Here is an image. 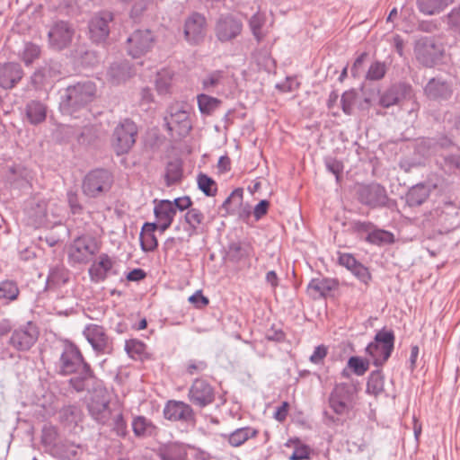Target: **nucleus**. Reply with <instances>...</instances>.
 <instances>
[{"instance_id":"44","label":"nucleus","mask_w":460,"mask_h":460,"mask_svg":"<svg viewBox=\"0 0 460 460\" xmlns=\"http://www.w3.org/2000/svg\"><path fill=\"white\" fill-rule=\"evenodd\" d=\"M51 455L58 460H73L77 456V447L67 443L54 444L51 447Z\"/></svg>"},{"instance_id":"40","label":"nucleus","mask_w":460,"mask_h":460,"mask_svg":"<svg viewBox=\"0 0 460 460\" xmlns=\"http://www.w3.org/2000/svg\"><path fill=\"white\" fill-rule=\"evenodd\" d=\"M68 281V272L63 265L50 267L46 280L48 288H56L65 285Z\"/></svg>"},{"instance_id":"19","label":"nucleus","mask_w":460,"mask_h":460,"mask_svg":"<svg viewBox=\"0 0 460 460\" xmlns=\"http://www.w3.org/2000/svg\"><path fill=\"white\" fill-rule=\"evenodd\" d=\"M243 190L234 189L223 202L221 208L226 215H236L243 221H247L252 215V208L249 204L243 203Z\"/></svg>"},{"instance_id":"17","label":"nucleus","mask_w":460,"mask_h":460,"mask_svg":"<svg viewBox=\"0 0 460 460\" xmlns=\"http://www.w3.org/2000/svg\"><path fill=\"white\" fill-rule=\"evenodd\" d=\"M207 19L197 12L190 14L184 22V39L191 45H198L203 41L206 35Z\"/></svg>"},{"instance_id":"6","label":"nucleus","mask_w":460,"mask_h":460,"mask_svg":"<svg viewBox=\"0 0 460 460\" xmlns=\"http://www.w3.org/2000/svg\"><path fill=\"white\" fill-rule=\"evenodd\" d=\"M114 182L113 173L105 168L90 170L83 178L82 191L88 198H98L108 193Z\"/></svg>"},{"instance_id":"52","label":"nucleus","mask_w":460,"mask_h":460,"mask_svg":"<svg viewBox=\"0 0 460 460\" xmlns=\"http://www.w3.org/2000/svg\"><path fill=\"white\" fill-rule=\"evenodd\" d=\"M7 179L12 184H21L22 181H27L26 169L19 164L10 166L8 169Z\"/></svg>"},{"instance_id":"54","label":"nucleus","mask_w":460,"mask_h":460,"mask_svg":"<svg viewBox=\"0 0 460 460\" xmlns=\"http://www.w3.org/2000/svg\"><path fill=\"white\" fill-rule=\"evenodd\" d=\"M358 93L354 89L346 91L341 98V109L346 115H351Z\"/></svg>"},{"instance_id":"1","label":"nucleus","mask_w":460,"mask_h":460,"mask_svg":"<svg viewBox=\"0 0 460 460\" xmlns=\"http://www.w3.org/2000/svg\"><path fill=\"white\" fill-rule=\"evenodd\" d=\"M61 376L75 375L68 380L70 387L77 393L84 392L87 382L94 377L93 370L84 359L79 348L69 343L64 347L59 358V372Z\"/></svg>"},{"instance_id":"55","label":"nucleus","mask_w":460,"mask_h":460,"mask_svg":"<svg viewBox=\"0 0 460 460\" xmlns=\"http://www.w3.org/2000/svg\"><path fill=\"white\" fill-rule=\"evenodd\" d=\"M67 204L74 216L83 214L84 208L80 202L79 196L75 190H69L66 192Z\"/></svg>"},{"instance_id":"9","label":"nucleus","mask_w":460,"mask_h":460,"mask_svg":"<svg viewBox=\"0 0 460 460\" xmlns=\"http://www.w3.org/2000/svg\"><path fill=\"white\" fill-rule=\"evenodd\" d=\"M164 117V125L171 137H185L191 130L190 113L183 104L172 103Z\"/></svg>"},{"instance_id":"47","label":"nucleus","mask_w":460,"mask_h":460,"mask_svg":"<svg viewBox=\"0 0 460 460\" xmlns=\"http://www.w3.org/2000/svg\"><path fill=\"white\" fill-rule=\"evenodd\" d=\"M199 189L208 197H214L217 192V182L209 176L200 172L197 177Z\"/></svg>"},{"instance_id":"33","label":"nucleus","mask_w":460,"mask_h":460,"mask_svg":"<svg viewBox=\"0 0 460 460\" xmlns=\"http://www.w3.org/2000/svg\"><path fill=\"white\" fill-rule=\"evenodd\" d=\"M25 114L31 125H39L47 118V106L40 101L32 100L26 104Z\"/></svg>"},{"instance_id":"37","label":"nucleus","mask_w":460,"mask_h":460,"mask_svg":"<svg viewBox=\"0 0 460 460\" xmlns=\"http://www.w3.org/2000/svg\"><path fill=\"white\" fill-rule=\"evenodd\" d=\"M59 418L65 425L75 427L83 420V411L78 405H65L59 411Z\"/></svg>"},{"instance_id":"34","label":"nucleus","mask_w":460,"mask_h":460,"mask_svg":"<svg viewBox=\"0 0 460 460\" xmlns=\"http://www.w3.org/2000/svg\"><path fill=\"white\" fill-rule=\"evenodd\" d=\"M20 296L18 283L13 279L0 281V305H7L16 301Z\"/></svg>"},{"instance_id":"53","label":"nucleus","mask_w":460,"mask_h":460,"mask_svg":"<svg viewBox=\"0 0 460 460\" xmlns=\"http://www.w3.org/2000/svg\"><path fill=\"white\" fill-rule=\"evenodd\" d=\"M113 420L112 430L119 437H125L128 433L127 422L124 420L123 413L120 409L117 408L111 417Z\"/></svg>"},{"instance_id":"57","label":"nucleus","mask_w":460,"mask_h":460,"mask_svg":"<svg viewBox=\"0 0 460 460\" xmlns=\"http://www.w3.org/2000/svg\"><path fill=\"white\" fill-rule=\"evenodd\" d=\"M350 272L362 283L367 285L371 280V274L368 269L364 266L361 262L358 264L350 270Z\"/></svg>"},{"instance_id":"27","label":"nucleus","mask_w":460,"mask_h":460,"mask_svg":"<svg viewBox=\"0 0 460 460\" xmlns=\"http://www.w3.org/2000/svg\"><path fill=\"white\" fill-rule=\"evenodd\" d=\"M135 70L132 66L127 61L112 63L108 71V81L114 85L125 83L128 79L135 75Z\"/></svg>"},{"instance_id":"29","label":"nucleus","mask_w":460,"mask_h":460,"mask_svg":"<svg viewBox=\"0 0 460 460\" xmlns=\"http://www.w3.org/2000/svg\"><path fill=\"white\" fill-rule=\"evenodd\" d=\"M259 435V430L251 426L234 429L229 434H221V437L233 447H239L251 438Z\"/></svg>"},{"instance_id":"26","label":"nucleus","mask_w":460,"mask_h":460,"mask_svg":"<svg viewBox=\"0 0 460 460\" xmlns=\"http://www.w3.org/2000/svg\"><path fill=\"white\" fill-rule=\"evenodd\" d=\"M114 261L107 253H101L98 261H94L88 270L92 282L100 283L104 281L111 272Z\"/></svg>"},{"instance_id":"14","label":"nucleus","mask_w":460,"mask_h":460,"mask_svg":"<svg viewBox=\"0 0 460 460\" xmlns=\"http://www.w3.org/2000/svg\"><path fill=\"white\" fill-rule=\"evenodd\" d=\"M164 417L174 422L189 426L196 425V414L192 406L183 401L169 400L163 411Z\"/></svg>"},{"instance_id":"24","label":"nucleus","mask_w":460,"mask_h":460,"mask_svg":"<svg viewBox=\"0 0 460 460\" xmlns=\"http://www.w3.org/2000/svg\"><path fill=\"white\" fill-rule=\"evenodd\" d=\"M23 70L19 63L7 62L0 66V87L13 88L22 78Z\"/></svg>"},{"instance_id":"61","label":"nucleus","mask_w":460,"mask_h":460,"mask_svg":"<svg viewBox=\"0 0 460 460\" xmlns=\"http://www.w3.org/2000/svg\"><path fill=\"white\" fill-rule=\"evenodd\" d=\"M375 227H376V225L370 221L356 220L351 223L352 230L358 234H369V233H371Z\"/></svg>"},{"instance_id":"31","label":"nucleus","mask_w":460,"mask_h":460,"mask_svg":"<svg viewBox=\"0 0 460 460\" xmlns=\"http://www.w3.org/2000/svg\"><path fill=\"white\" fill-rule=\"evenodd\" d=\"M339 287V281L330 278L312 279L307 285V290L314 292L321 297H326L329 293Z\"/></svg>"},{"instance_id":"18","label":"nucleus","mask_w":460,"mask_h":460,"mask_svg":"<svg viewBox=\"0 0 460 460\" xmlns=\"http://www.w3.org/2000/svg\"><path fill=\"white\" fill-rule=\"evenodd\" d=\"M74 33L75 31L69 22H55L48 33L49 46L57 50L65 49L70 45Z\"/></svg>"},{"instance_id":"58","label":"nucleus","mask_w":460,"mask_h":460,"mask_svg":"<svg viewBox=\"0 0 460 460\" xmlns=\"http://www.w3.org/2000/svg\"><path fill=\"white\" fill-rule=\"evenodd\" d=\"M385 75V66L381 62H375L373 63L367 74V78L368 80H380L382 79Z\"/></svg>"},{"instance_id":"16","label":"nucleus","mask_w":460,"mask_h":460,"mask_svg":"<svg viewBox=\"0 0 460 460\" xmlns=\"http://www.w3.org/2000/svg\"><path fill=\"white\" fill-rule=\"evenodd\" d=\"M113 21V13L101 11L91 18L88 23L89 37L93 43L106 41L110 34V23Z\"/></svg>"},{"instance_id":"56","label":"nucleus","mask_w":460,"mask_h":460,"mask_svg":"<svg viewBox=\"0 0 460 460\" xmlns=\"http://www.w3.org/2000/svg\"><path fill=\"white\" fill-rule=\"evenodd\" d=\"M156 230H158V228H156L154 224L146 222V252L154 251L157 247L158 242L154 234Z\"/></svg>"},{"instance_id":"11","label":"nucleus","mask_w":460,"mask_h":460,"mask_svg":"<svg viewBox=\"0 0 460 460\" xmlns=\"http://www.w3.org/2000/svg\"><path fill=\"white\" fill-rule=\"evenodd\" d=\"M137 133V126L129 119H126L115 128L111 145L117 155L126 154L130 150L136 142Z\"/></svg>"},{"instance_id":"43","label":"nucleus","mask_w":460,"mask_h":460,"mask_svg":"<svg viewBox=\"0 0 460 460\" xmlns=\"http://www.w3.org/2000/svg\"><path fill=\"white\" fill-rule=\"evenodd\" d=\"M366 242L368 243L382 246L385 244H391L394 242V234L384 229L374 228L366 237Z\"/></svg>"},{"instance_id":"2","label":"nucleus","mask_w":460,"mask_h":460,"mask_svg":"<svg viewBox=\"0 0 460 460\" xmlns=\"http://www.w3.org/2000/svg\"><path fill=\"white\" fill-rule=\"evenodd\" d=\"M95 93L96 85L91 81L78 82L67 86L59 102L61 112L73 116L93 101Z\"/></svg>"},{"instance_id":"35","label":"nucleus","mask_w":460,"mask_h":460,"mask_svg":"<svg viewBox=\"0 0 460 460\" xmlns=\"http://www.w3.org/2000/svg\"><path fill=\"white\" fill-rule=\"evenodd\" d=\"M430 190L424 183L412 186L406 193V203L409 207H419L429 197Z\"/></svg>"},{"instance_id":"12","label":"nucleus","mask_w":460,"mask_h":460,"mask_svg":"<svg viewBox=\"0 0 460 460\" xmlns=\"http://www.w3.org/2000/svg\"><path fill=\"white\" fill-rule=\"evenodd\" d=\"M187 397L191 405L204 409L215 402L216 389L208 380L196 378L188 390Z\"/></svg>"},{"instance_id":"42","label":"nucleus","mask_w":460,"mask_h":460,"mask_svg":"<svg viewBox=\"0 0 460 460\" xmlns=\"http://www.w3.org/2000/svg\"><path fill=\"white\" fill-rule=\"evenodd\" d=\"M182 176L183 170L179 161H171L167 164L164 172V181L167 187L180 183Z\"/></svg>"},{"instance_id":"39","label":"nucleus","mask_w":460,"mask_h":460,"mask_svg":"<svg viewBox=\"0 0 460 460\" xmlns=\"http://www.w3.org/2000/svg\"><path fill=\"white\" fill-rule=\"evenodd\" d=\"M450 3V0H416L420 13L425 15H435L442 12Z\"/></svg>"},{"instance_id":"30","label":"nucleus","mask_w":460,"mask_h":460,"mask_svg":"<svg viewBox=\"0 0 460 460\" xmlns=\"http://www.w3.org/2000/svg\"><path fill=\"white\" fill-rule=\"evenodd\" d=\"M185 224L184 230L190 237L199 234V229L204 223L205 215L196 208H190L182 217Z\"/></svg>"},{"instance_id":"32","label":"nucleus","mask_w":460,"mask_h":460,"mask_svg":"<svg viewBox=\"0 0 460 460\" xmlns=\"http://www.w3.org/2000/svg\"><path fill=\"white\" fill-rule=\"evenodd\" d=\"M253 253V247L248 242H233L228 245L227 257L230 261L238 263Z\"/></svg>"},{"instance_id":"48","label":"nucleus","mask_w":460,"mask_h":460,"mask_svg":"<svg viewBox=\"0 0 460 460\" xmlns=\"http://www.w3.org/2000/svg\"><path fill=\"white\" fill-rule=\"evenodd\" d=\"M265 22V14L259 12L254 13L249 21V26L252 35L255 37L258 42L261 41L265 37V34L262 32V27L264 26Z\"/></svg>"},{"instance_id":"45","label":"nucleus","mask_w":460,"mask_h":460,"mask_svg":"<svg viewBox=\"0 0 460 460\" xmlns=\"http://www.w3.org/2000/svg\"><path fill=\"white\" fill-rule=\"evenodd\" d=\"M199 110L201 114L211 115L221 104V101L206 93L197 96Z\"/></svg>"},{"instance_id":"46","label":"nucleus","mask_w":460,"mask_h":460,"mask_svg":"<svg viewBox=\"0 0 460 460\" xmlns=\"http://www.w3.org/2000/svg\"><path fill=\"white\" fill-rule=\"evenodd\" d=\"M124 349L133 360L144 361V342L137 339H128L125 341Z\"/></svg>"},{"instance_id":"38","label":"nucleus","mask_w":460,"mask_h":460,"mask_svg":"<svg viewBox=\"0 0 460 460\" xmlns=\"http://www.w3.org/2000/svg\"><path fill=\"white\" fill-rule=\"evenodd\" d=\"M127 49L133 58H140L144 55V32L137 29L127 40Z\"/></svg>"},{"instance_id":"8","label":"nucleus","mask_w":460,"mask_h":460,"mask_svg":"<svg viewBox=\"0 0 460 460\" xmlns=\"http://www.w3.org/2000/svg\"><path fill=\"white\" fill-rule=\"evenodd\" d=\"M40 332L33 321H27L13 327L8 344L17 352H28L37 343Z\"/></svg>"},{"instance_id":"13","label":"nucleus","mask_w":460,"mask_h":460,"mask_svg":"<svg viewBox=\"0 0 460 460\" xmlns=\"http://www.w3.org/2000/svg\"><path fill=\"white\" fill-rule=\"evenodd\" d=\"M358 200L370 208L387 207L389 198L386 190L379 183L360 185L357 190Z\"/></svg>"},{"instance_id":"63","label":"nucleus","mask_w":460,"mask_h":460,"mask_svg":"<svg viewBox=\"0 0 460 460\" xmlns=\"http://www.w3.org/2000/svg\"><path fill=\"white\" fill-rule=\"evenodd\" d=\"M327 354L328 348L323 344L318 345L314 348V350L310 356L309 360L311 363L315 365L322 364Z\"/></svg>"},{"instance_id":"10","label":"nucleus","mask_w":460,"mask_h":460,"mask_svg":"<svg viewBox=\"0 0 460 460\" xmlns=\"http://www.w3.org/2000/svg\"><path fill=\"white\" fill-rule=\"evenodd\" d=\"M83 335L91 345L95 355L102 356L113 353V339L108 335L102 325L88 323L83 330Z\"/></svg>"},{"instance_id":"64","label":"nucleus","mask_w":460,"mask_h":460,"mask_svg":"<svg viewBox=\"0 0 460 460\" xmlns=\"http://www.w3.org/2000/svg\"><path fill=\"white\" fill-rule=\"evenodd\" d=\"M447 24L451 30L460 35V9L454 8L447 14Z\"/></svg>"},{"instance_id":"4","label":"nucleus","mask_w":460,"mask_h":460,"mask_svg":"<svg viewBox=\"0 0 460 460\" xmlns=\"http://www.w3.org/2000/svg\"><path fill=\"white\" fill-rule=\"evenodd\" d=\"M86 409L91 418L99 425H108L117 408L112 407L111 395L105 388H96L91 394Z\"/></svg>"},{"instance_id":"36","label":"nucleus","mask_w":460,"mask_h":460,"mask_svg":"<svg viewBox=\"0 0 460 460\" xmlns=\"http://www.w3.org/2000/svg\"><path fill=\"white\" fill-rule=\"evenodd\" d=\"M27 216L30 223L36 228L44 226L47 223L48 211L47 203L44 200L38 201L31 205L27 209Z\"/></svg>"},{"instance_id":"59","label":"nucleus","mask_w":460,"mask_h":460,"mask_svg":"<svg viewBox=\"0 0 460 460\" xmlns=\"http://www.w3.org/2000/svg\"><path fill=\"white\" fill-rule=\"evenodd\" d=\"M172 208L175 211L179 210L180 212L188 211L192 207V200L189 196H182L174 199L171 201Z\"/></svg>"},{"instance_id":"5","label":"nucleus","mask_w":460,"mask_h":460,"mask_svg":"<svg viewBox=\"0 0 460 460\" xmlns=\"http://www.w3.org/2000/svg\"><path fill=\"white\" fill-rule=\"evenodd\" d=\"M97 239L90 234H80L68 246L67 257L71 265H85L99 252Z\"/></svg>"},{"instance_id":"60","label":"nucleus","mask_w":460,"mask_h":460,"mask_svg":"<svg viewBox=\"0 0 460 460\" xmlns=\"http://www.w3.org/2000/svg\"><path fill=\"white\" fill-rule=\"evenodd\" d=\"M128 321L132 330H144V315L140 310L130 313L128 316Z\"/></svg>"},{"instance_id":"23","label":"nucleus","mask_w":460,"mask_h":460,"mask_svg":"<svg viewBox=\"0 0 460 460\" xmlns=\"http://www.w3.org/2000/svg\"><path fill=\"white\" fill-rule=\"evenodd\" d=\"M229 82L228 73L221 69L208 72L200 80L204 91L217 94L224 93Z\"/></svg>"},{"instance_id":"25","label":"nucleus","mask_w":460,"mask_h":460,"mask_svg":"<svg viewBox=\"0 0 460 460\" xmlns=\"http://www.w3.org/2000/svg\"><path fill=\"white\" fill-rule=\"evenodd\" d=\"M189 446L180 442H170L160 445L152 450L161 460H188Z\"/></svg>"},{"instance_id":"41","label":"nucleus","mask_w":460,"mask_h":460,"mask_svg":"<svg viewBox=\"0 0 460 460\" xmlns=\"http://www.w3.org/2000/svg\"><path fill=\"white\" fill-rule=\"evenodd\" d=\"M384 390L385 376L382 373V370L377 369L372 371L367 378L366 393L376 397L380 395L384 392Z\"/></svg>"},{"instance_id":"20","label":"nucleus","mask_w":460,"mask_h":460,"mask_svg":"<svg viewBox=\"0 0 460 460\" xmlns=\"http://www.w3.org/2000/svg\"><path fill=\"white\" fill-rule=\"evenodd\" d=\"M443 48L432 38L421 40L416 48L417 59L425 66H434L441 58Z\"/></svg>"},{"instance_id":"22","label":"nucleus","mask_w":460,"mask_h":460,"mask_svg":"<svg viewBox=\"0 0 460 460\" xmlns=\"http://www.w3.org/2000/svg\"><path fill=\"white\" fill-rule=\"evenodd\" d=\"M154 215L155 217V222H151L150 224H154L156 228L161 233H164L166 229H168L175 217V211L171 204V200L169 199H154Z\"/></svg>"},{"instance_id":"21","label":"nucleus","mask_w":460,"mask_h":460,"mask_svg":"<svg viewBox=\"0 0 460 460\" xmlns=\"http://www.w3.org/2000/svg\"><path fill=\"white\" fill-rule=\"evenodd\" d=\"M413 96L412 87L405 83L393 84L380 94L378 104L383 108H390L399 104L404 99Z\"/></svg>"},{"instance_id":"28","label":"nucleus","mask_w":460,"mask_h":460,"mask_svg":"<svg viewBox=\"0 0 460 460\" xmlns=\"http://www.w3.org/2000/svg\"><path fill=\"white\" fill-rule=\"evenodd\" d=\"M424 92L431 100H447L452 94L448 83L439 78H431L426 84Z\"/></svg>"},{"instance_id":"51","label":"nucleus","mask_w":460,"mask_h":460,"mask_svg":"<svg viewBox=\"0 0 460 460\" xmlns=\"http://www.w3.org/2000/svg\"><path fill=\"white\" fill-rule=\"evenodd\" d=\"M40 46L32 42H27L22 54V59L26 66H29L32 64L35 59L40 58Z\"/></svg>"},{"instance_id":"3","label":"nucleus","mask_w":460,"mask_h":460,"mask_svg":"<svg viewBox=\"0 0 460 460\" xmlns=\"http://www.w3.org/2000/svg\"><path fill=\"white\" fill-rule=\"evenodd\" d=\"M358 390L355 385L338 383L328 397V404L332 412L341 417L348 416L355 408Z\"/></svg>"},{"instance_id":"15","label":"nucleus","mask_w":460,"mask_h":460,"mask_svg":"<svg viewBox=\"0 0 460 460\" xmlns=\"http://www.w3.org/2000/svg\"><path fill=\"white\" fill-rule=\"evenodd\" d=\"M243 30L242 22L231 13L218 16L215 23V35L220 42L230 41L238 37Z\"/></svg>"},{"instance_id":"49","label":"nucleus","mask_w":460,"mask_h":460,"mask_svg":"<svg viewBox=\"0 0 460 460\" xmlns=\"http://www.w3.org/2000/svg\"><path fill=\"white\" fill-rule=\"evenodd\" d=\"M347 367L356 375L361 376L369 369V360L363 359L358 356H352L349 358Z\"/></svg>"},{"instance_id":"7","label":"nucleus","mask_w":460,"mask_h":460,"mask_svg":"<svg viewBox=\"0 0 460 460\" xmlns=\"http://www.w3.org/2000/svg\"><path fill=\"white\" fill-rule=\"evenodd\" d=\"M395 336L392 330L382 329L366 348V353L371 357L373 365L381 367L391 357L394 348Z\"/></svg>"},{"instance_id":"50","label":"nucleus","mask_w":460,"mask_h":460,"mask_svg":"<svg viewBox=\"0 0 460 460\" xmlns=\"http://www.w3.org/2000/svg\"><path fill=\"white\" fill-rule=\"evenodd\" d=\"M437 144L434 138H419L416 143L415 150L421 156H428L435 151Z\"/></svg>"},{"instance_id":"62","label":"nucleus","mask_w":460,"mask_h":460,"mask_svg":"<svg viewBox=\"0 0 460 460\" xmlns=\"http://www.w3.org/2000/svg\"><path fill=\"white\" fill-rule=\"evenodd\" d=\"M310 456V448L306 445L298 444L295 447V449L291 456H289V460H305L308 459Z\"/></svg>"}]
</instances>
